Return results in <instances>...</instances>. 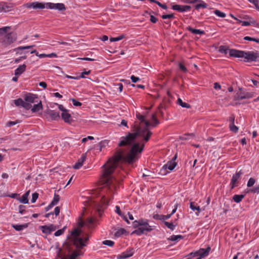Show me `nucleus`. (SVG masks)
<instances>
[{"mask_svg": "<svg viewBox=\"0 0 259 259\" xmlns=\"http://www.w3.org/2000/svg\"><path fill=\"white\" fill-rule=\"evenodd\" d=\"M144 147V144L135 143L133 145L130 153L124 156L122 152L119 151L103 165V173L100 181L105 186L109 187L110 193L112 192L115 188V183L116 180L113 178L112 175L117 167L119 162L123 160L128 164L133 163L138 159L137 154L142 152Z\"/></svg>", "mask_w": 259, "mask_h": 259, "instance_id": "obj_1", "label": "nucleus"}, {"mask_svg": "<svg viewBox=\"0 0 259 259\" xmlns=\"http://www.w3.org/2000/svg\"><path fill=\"white\" fill-rule=\"evenodd\" d=\"M137 118L141 122H144L145 125L144 128L137 127L136 132L134 133H128L125 137H122L118 144L119 146L131 145L134 143L135 139L138 137L143 138L146 142H147L151 136L152 132L148 130V127L150 126L151 123L145 120L144 116L140 114L139 113H136Z\"/></svg>", "mask_w": 259, "mask_h": 259, "instance_id": "obj_2", "label": "nucleus"}, {"mask_svg": "<svg viewBox=\"0 0 259 259\" xmlns=\"http://www.w3.org/2000/svg\"><path fill=\"white\" fill-rule=\"evenodd\" d=\"M229 55L231 57L244 58L246 62L259 61V55L256 52H245L235 49L229 50Z\"/></svg>", "mask_w": 259, "mask_h": 259, "instance_id": "obj_3", "label": "nucleus"}, {"mask_svg": "<svg viewBox=\"0 0 259 259\" xmlns=\"http://www.w3.org/2000/svg\"><path fill=\"white\" fill-rule=\"evenodd\" d=\"M9 27H4L0 28V35L2 37L0 39V42L3 46H7L13 43L17 39L16 34L14 33H9L7 34V29Z\"/></svg>", "mask_w": 259, "mask_h": 259, "instance_id": "obj_4", "label": "nucleus"}, {"mask_svg": "<svg viewBox=\"0 0 259 259\" xmlns=\"http://www.w3.org/2000/svg\"><path fill=\"white\" fill-rule=\"evenodd\" d=\"M109 199V194L106 195L103 191L100 196H97L95 199L94 202L99 213L108 206Z\"/></svg>", "mask_w": 259, "mask_h": 259, "instance_id": "obj_5", "label": "nucleus"}, {"mask_svg": "<svg viewBox=\"0 0 259 259\" xmlns=\"http://www.w3.org/2000/svg\"><path fill=\"white\" fill-rule=\"evenodd\" d=\"M73 236V243L77 248H81L86 245V242L89 239L88 237H83L80 235V232L77 229L72 232Z\"/></svg>", "mask_w": 259, "mask_h": 259, "instance_id": "obj_6", "label": "nucleus"}, {"mask_svg": "<svg viewBox=\"0 0 259 259\" xmlns=\"http://www.w3.org/2000/svg\"><path fill=\"white\" fill-rule=\"evenodd\" d=\"M153 230L152 226H150L147 221H144L141 226L134 230L132 234H135L137 235L140 236L147 232H151Z\"/></svg>", "mask_w": 259, "mask_h": 259, "instance_id": "obj_7", "label": "nucleus"}, {"mask_svg": "<svg viewBox=\"0 0 259 259\" xmlns=\"http://www.w3.org/2000/svg\"><path fill=\"white\" fill-rule=\"evenodd\" d=\"M23 98L25 103L28 104L29 106V110L32 107V104L35 103L39 100L37 95L30 93L24 95Z\"/></svg>", "mask_w": 259, "mask_h": 259, "instance_id": "obj_8", "label": "nucleus"}, {"mask_svg": "<svg viewBox=\"0 0 259 259\" xmlns=\"http://www.w3.org/2000/svg\"><path fill=\"white\" fill-rule=\"evenodd\" d=\"M242 175L243 172L241 170L233 175L230 184L231 189H233L234 188L238 186V181L240 179V177Z\"/></svg>", "mask_w": 259, "mask_h": 259, "instance_id": "obj_9", "label": "nucleus"}, {"mask_svg": "<svg viewBox=\"0 0 259 259\" xmlns=\"http://www.w3.org/2000/svg\"><path fill=\"white\" fill-rule=\"evenodd\" d=\"M23 7L29 9L32 8L33 9H43L46 8V6L44 4L37 2L25 4L23 5Z\"/></svg>", "mask_w": 259, "mask_h": 259, "instance_id": "obj_10", "label": "nucleus"}, {"mask_svg": "<svg viewBox=\"0 0 259 259\" xmlns=\"http://www.w3.org/2000/svg\"><path fill=\"white\" fill-rule=\"evenodd\" d=\"M39 228L43 233L49 234L52 232L55 231L57 229V227L53 224H50L48 226H41L39 227Z\"/></svg>", "mask_w": 259, "mask_h": 259, "instance_id": "obj_11", "label": "nucleus"}, {"mask_svg": "<svg viewBox=\"0 0 259 259\" xmlns=\"http://www.w3.org/2000/svg\"><path fill=\"white\" fill-rule=\"evenodd\" d=\"M46 8L50 9L58 10L60 11L65 10V6L62 3L54 4L51 3H48L46 4Z\"/></svg>", "mask_w": 259, "mask_h": 259, "instance_id": "obj_12", "label": "nucleus"}, {"mask_svg": "<svg viewBox=\"0 0 259 259\" xmlns=\"http://www.w3.org/2000/svg\"><path fill=\"white\" fill-rule=\"evenodd\" d=\"M211 248L209 246L206 248H200L198 250V253L196 259H201L208 255Z\"/></svg>", "mask_w": 259, "mask_h": 259, "instance_id": "obj_13", "label": "nucleus"}, {"mask_svg": "<svg viewBox=\"0 0 259 259\" xmlns=\"http://www.w3.org/2000/svg\"><path fill=\"white\" fill-rule=\"evenodd\" d=\"M177 158V155H175L172 159L171 160L167 162L166 164H164L162 168L164 169H168L169 171L172 170L177 165V163L175 162V160Z\"/></svg>", "mask_w": 259, "mask_h": 259, "instance_id": "obj_14", "label": "nucleus"}, {"mask_svg": "<svg viewBox=\"0 0 259 259\" xmlns=\"http://www.w3.org/2000/svg\"><path fill=\"white\" fill-rule=\"evenodd\" d=\"M172 9L179 12H185L189 11L191 7L190 6L174 5L172 6Z\"/></svg>", "mask_w": 259, "mask_h": 259, "instance_id": "obj_15", "label": "nucleus"}, {"mask_svg": "<svg viewBox=\"0 0 259 259\" xmlns=\"http://www.w3.org/2000/svg\"><path fill=\"white\" fill-rule=\"evenodd\" d=\"M134 253L133 248H130L128 250L123 252L121 254L118 255L117 257V259H125L132 256Z\"/></svg>", "mask_w": 259, "mask_h": 259, "instance_id": "obj_16", "label": "nucleus"}, {"mask_svg": "<svg viewBox=\"0 0 259 259\" xmlns=\"http://www.w3.org/2000/svg\"><path fill=\"white\" fill-rule=\"evenodd\" d=\"M14 104L17 106H22L25 109L28 110H29V105L25 103V100H23L21 98H19L18 99L15 100L14 101Z\"/></svg>", "mask_w": 259, "mask_h": 259, "instance_id": "obj_17", "label": "nucleus"}, {"mask_svg": "<svg viewBox=\"0 0 259 259\" xmlns=\"http://www.w3.org/2000/svg\"><path fill=\"white\" fill-rule=\"evenodd\" d=\"M190 208L195 212V214L198 216L201 211V209L195 202H191L190 203Z\"/></svg>", "mask_w": 259, "mask_h": 259, "instance_id": "obj_18", "label": "nucleus"}, {"mask_svg": "<svg viewBox=\"0 0 259 259\" xmlns=\"http://www.w3.org/2000/svg\"><path fill=\"white\" fill-rule=\"evenodd\" d=\"M80 254L81 251L80 250H76L73 251L70 255L61 256L57 259H76V258Z\"/></svg>", "mask_w": 259, "mask_h": 259, "instance_id": "obj_19", "label": "nucleus"}, {"mask_svg": "<svg viewBox=\"0 0 259 259\" xmlns=\"http://www.w3.org/2000/svg\"><path fill=\"white\" fill-rule=\"evenodd\" d=\"M33 113L37 112L42 109L41 101L39 100L38 102L34 104L33 106L30 108Z\"/></svg>", "mask_w": 259, "mask_h": 259, "instance_id": "obj_20", "label": "nucleus"}, {"mask_svg": "<svg viewBox=\"0 0 259 259\" xmlns=\"http://www.w3.org/2000/svg\"><path fill=\"white\" fill-rule=\"evenodd\" d=\"M85 158L86 156L85 155H82L81 157L78 160L77 162L73 165V168L76 169L80 168L82 166Z\"/></svg>", "mask_w": 259, "mask_h": 259, "instance_id": "obj_21", "label": "nucleus"}, {"mask_svg": "<svg viewBox=\"0 0 259 259\" xmlns=\"http://www.w3.org/2000/svg\"><path fill=\"white\" fill-rule=\"evenodd\" d=\"M26 66L25 64H23L20 65L17 68H16L15 70V75L19 76L21 75L26 70Z\"/></svg>", "mask_w": 259, "mask_h": 259, "instance_id": "obj_22", "label": "nucleus"}, {"mask_svg": "<svg viewBox=\"0 0 259 259\" xmlns=\"http://www.w3.org/2000/svg\"><path fill=\"white\" fill-rule=\"evenodd\" d=\"M61 116L62 119L65 122L70 123L72 121L71 115L69 113L68 110L64 112H62Z\"/></svg>", "mask_w": 259, "mask_h": 259, "instance_id": "obj_23", "label": "nucleus"}, {"mask_svg": "<svg viewBox=\"0 0 259 259\" xmlns=\"http://www.w3.org/2000/svg\"><path fill=\"white\" fill-rule=\"evenodd\" d=\"M96 220L94 218H89L84 222L81 223V226H87L89 228H91L95 224Z\"/></svg>", "mask_w": 259, "mask_h": 259, "instance_id": "obj_24", "label": "nucleus"}, {"mask_svg": "<svg viewBox=\"0 0 259 259\" xmlns=\"http://www.w3.org/2000/svg\"><path fill=\"white\" fill-rule=\"evenodd\" d=\"M48 114L53 120H57L60 118L59 113L54 110H50L48 112Z\"/></svg>", "mask_w": 259, "mask_h": 259, "instance_id": "obj_25", "label": "nucleus"}, {"mask_svg": "<svg viewBox=\"0 0 259 259\" xmlns=\"http://www.w3.org/2000/svg\"><path fill=\"white\" fill-rule=\"evenodd\" d=\"M28 227V225L27 224H24L22 225H12V227L15 229L16 231H21L23 229L26 228Z\"/></svg>", "mask_w": 259, "mask_h": 259, "instance_id": "obj_26", "label": "nucleus"}, {"mask_svg": "<svg viewBox=\"0 0 259 259\" xmlns=\"http://www.w3.org/2000/svg\"><path fill=\"white\" fill-rule=\"evenodd\" d=\"M187 29L193 34H203L204 33V32L203 30L200 29H194L190 26L187 27Z\"/></svg>", "mask_w": 259, "mask_h": 259, "instance_id": "obj_27", "label": "nucleus"}, {"mask_svg": "<svg viewBox=\"0 0 259 259\" xmlns=\"http://www.w3.org/2000/svg\"><path fill=\"white\" fill-rule=\"evenodd\" d=\"M198 2L200 3L195 6V9L196 10H199L201 8H206L207 6V5L202 0H199Z\"/></svg>", "mask_w": 259, "mask_h": 259, "instance_id": "obj_28", "label": "nucleus"}, {"mask_svg": "<svg viewBox=\"0 0 259 259\" xmlns=\"http://www.w3.org/2000/svg\"><path fill=\"white\" fill-rule=\"evenodd\" d=\"M164 224L171 231L174 230L176 226L177 225V224H174V223L168 222H164Z\"/></svg>", "mask_w": 259, "mask_h": 259, "instance_id": "obj_29", "label": "nucleus"}, {"mask_svg": "<svg viewBox=\"0 0 259 259\" xmlns=\"http://www.w3.org/2000/svg\"><path fill=\"white\" fill-rule=\"evenodd\" d=\"M244 197V195L241 194V195H234L233 197V200L236 202V203H239L242 201L243 198Z\"/></svg>", "mask_w": 259, "mask_h": 259, "instance_id": "obj_30", "label": "nucleus"}, {"mask_svg": "<svg viewBox=\"0 0 259 259\" xmlns=\"http://www.w3.org/2000/svg\"><path fill=\"white\" fill-rule=\"evenodd\" d=\"M59 200H60L59 195L55 193L54 198L51 202V205L55 206V205H57L58 204V203L59 202Z\"/></svg>", "mask_w": 259, "mask_h": 259, "instance_id": "obj_31", "label": "nucleus"}, {"mask_svg": "<svg viewBox=\"0 0 259 259\" xmlns=\"http://www.w3.org/2000/svg\"><path fill=\"white\" fill-rule=\"evenodd\" d=\"M2 11L8 12L12 9L13 6L12 5H8L6 3H2Z\"/></svg>", "mask_w": 259, "mask_h": 259, "instance_id": "obj_32", "label": "nucleus"}, {"mask_svg": "<svg viewBox=\"0 0 259 259\" xmlns=\"http://www.w3.org/2000/svg\"><path fill=\"white\" fill-rule=\"evenodd\" d=\"M178 104L183 108H190V105L185 102H183L182 100L180 98L178 99Z\"/></svg>", "mask_w": 259, "mask_h": 259, "instance_id": "obj_33", "label": "nucleus"}, {"mask_svg": "<svg viewBox=\"0 0 259 259\" xmlns=\"http://www.w3.org/2000/svg\"><path fill=\"white\" fill-rule=\"evenodd\" d=\"M125 232V230L123 228H119L117 229L114 233V236L118 237L121 236Z\"/></svg>", "mask_w": 259, "mask_h": 259, "instance_id": "obj_34", "label": "nucleus"}, {"mask_svg": "<svg viewBox=\"0 0 259 259\" xmlns=\"http://www.w3.org/2000/svg\"><path fill=\"white\" fill-rule=\"evenodd\" d=\"M151 119L152 121L153 122V123H151L150 126L151 125V126L154 127V126H156L157 125H158L159 123V122L157 119L155 114H153L152 115Z\"/></svg>", "mask_w": 259, "mask_h": 259, "instance_id": "obj_35", "label": "nucleus"}, {"mask_svg": "<svg viewBox=\"0 0 259 259\" xmlns=\"http://www.w3.org/2000/svg\"><path fill=\"white\" fill-rule=\"evenodd\" d=\"M183 238V236L178 235H172L170 236V237L169 238V240L175 241H178V240H180Z\"/></svg>", "mask_w": 259, "mask_h": 259, "instance_id": "obj_36", "label": "nucleus"}, {"mask_svg": "<svg viewBox=\"0 0 259 259\" xmlns=\"http://www.w3.org/2000/svg\"><path fill=\"white\" fill-rule=\"evenodd\" d=\"M213 13L215 15L221 18H224L226 16L225 13L218 10H215V11H214Z\"/></svg>", "mask_w": 259, "mask_h": 259, "instance_id": "obj_37", "label": "nucleus"}, {"mask_svg": "<svg viewBox=\"0 0 259 259\" xmlns=\"http://www.w3.org/2000/svg\"><path fill=\"white\" fill-rule=\"evenodd\" d=\"M144 221V220H141L138 221H134L133 223L134 228L137 229L139 227H140L141 226V224L143 223Z\"/></svg>", "mask_w": 259, "mask_h": 259, "instance_id": "obj_38", "label": "nucleus"}, {"mask_svg": "<svg viewBox=\"0 0 259 259\" xmlns=\"http://www.w3.org/2000/svg\"><path fill=\"white\" fill-rule=\"evenodd\" d=\"M31 54L35 53V55L38 57L39 58H42L47 57V54H39L36 50H34L30 52Z\"/></svg>", "mask_w": 259, "mask_h": 259, "instance_id": "obj_39", "label": "nucleus"}, {"mask_svg": "<svg viewBox=\"0 0 259 259\" xmlns=\"http://www.w3.org/2000/svg\"><path fill=\"white\" fill-rule=\"evenodd\" d=\"M229 128L231 132L236 133L238 132V127L236 126L234 124H230Z\"/></svg>", "mask_w": 259, "mask_h": 259, "instance_id": "obj_40", "label": "nucleus"}, {"mask_svg": "<svg viewBox=\"0 0 259 259\" xmlns=\"http://www.w3.org/2000/svg\"><path fill=\"white\" fill-rule=\"evenodd\" d=\"M228 50L229 49L226 46H221L219 48V52L225 54L228 53Z\"/></svg>", "mask_w": 259, "mask_h": 259, "instance_id": "obj_41", "label": "nucleus"}, {"mask_svg": "<svg viewBox=\"0 0 259 259\" xmlns=\"http://www.w3.org/2000/svg\"><path fill=\"white\" fill-rule=\"evenodd\" d=\"M249 191L253 193H259V184L250 189Z\"/></svg>", "mask_w": 259, "mask_h": 259, "instance_id": "obj_42", "label": "nucleus"}, {"mask_svg": "<svg viewBox=\"0 0 259 259\" xmlns=\"http://www.w3.org/2000/svg\"><path fill=\"white\" fill-rule=\"evenodd\" d=\"M255 180L254 178H250L247 182V186L248 187H251L253 186L255 184Z\"/></svg>", "mask_w": 259, "mask_h": 259, "instance_id": "obj_43", "label": "nucleus"}, {"mask_svg": "<svg viewBox=\"0 0 259 259\" xmlns=\"http://www.w3.org/2000/svg\"><path fill=\"white\" fill-rule=\"evenodd\" d=\"M19 201L23 204H27L28 203V198L25 196L24 194L22 196L21 198L19 199Z\"/></svg>", "mask_w": 259, "mask_h": 259, "instance_id": "obj_44", "label": "nucleus"}, {"mask_svg": "<svg viewBox=\"0 0 259 259\" xmlns=\"http://www.w3.org/2000/svg\"><path fill=\"white\" fill-rule=\"evenodd\" d=\"M244 39L245 40L253 41L256 42L257 43H259V39L251 37L248 36H245L244 37Z\"/></svg>", "mask_w": 259, "mask_h": 259, "instance_id": "obj_45", "label": "nucleus"}, {"mask_svg": "<svg viewBox=\"0 0 259 259\" xmlns=\"http://www.w3.org/2000/svg\"><path fill=\"white\" fill-rule=\"evenodd\" d=\"M198 250L194 252H192L187 255V257H189V259H191L194 257H196L198 255Z\"/></svg>", "mask_w": 259, "mask_h": 259, "instance_id": "obj_46", "label": "nucleus"}, {"mask_svg": "<svg viewBox=\"0 0 259 259\" xmlns=\"http://www.w3.org/2000/svg\"><path fill=\"white\" fill-rule=\"evenodd\" d=\"M124 37V36L123 35H120L118 37H111L110 39V41L111 42H113V41H119V40H121L122 39H123V38Z\"/></svg>", "mask_w": 259, "mask_h": 259, "instance_id": "obj_47", "label": "nucleus"}, {"mask_svg": "<svg viewBox=\"0 0 259 259\" xmlns=\"http://www.w3.org/2000/svg\"><path fill=\"white\" fill-rule=\"evenodd\" d=\"M171 217V214H167V215H157V217L156 218H158L160 220H167L169 219Z\"/></svg>", "mask_w": 259, "mask_h": 259, "instance_id": "obj_48", "label": "nucleus"}, {"mask_svg": "<svg viewBox=\"0 0 259 259\" xmlns=\"http://www.w3.org/2000/svg\"><path fill=\"white\" fill-rule=\"evenodd\" d=\"M114 242L110 240H106L103 241V244L109 246H112L114 244Z\"/></svg>", "mask_w": 259, "mask_h": 259, "instance_id": "obj_49", "label": "nucleus"}, {"mask_svg": "<svg viewBox=\"0 0 259 259\" xmlns=\"http://www.w3.org/2000/svg\"><path fill=\"white\" fill-rule=\"evenodd\" d=\"M65 227H64L63 228L57 230L54 234V235L55 236H59L63 234L64 232Z\"/></svg>", "mask_w": 259, "mask_h": 259, "instance_id": "obj_50", "label": "nucleus"}, {"mask_svg": "<svg viewBox=\"0 0 259 259\" xmlns=\"http://www.w3.org/2000/svg\"><path fill=\"white\" fill-rule=\"evenodd\" d=\"M249 2L253 4L256 9L259 10V1L258 0H248Z\"/></svg>", "mask_w": 259, "mask_h": 259, "instance_id": "obj_51", "label": "nucleus"}, {"mask_svg": "<svg viewBox=\"0 0 259 259\" xmlns=\"http://www.w3.org/2000/svg\"><path fill=\"white\" fill-rule=\"evenodd\" d=\"M38 197V194L37 193H34L32 195V199H31V202L34 203L36 202V200L37 199Z\"/></svg>", "mask_w": 259, "mask_h": 259, "instance_id": "obj_52", "label": "nucleus"}, {"mask_svg": "<svg viewBox=\"0 0 259 259\" xmlns=\"http://www.w3.org/2000/svg\"><path fill=\"white\" fill-rule=\"evenodd\" d=\"M34 46H34V45L27 46H21V47H19L17 48L16 50H24L29 49L32 48Z\"/></svg>", "mask_w": 259, "mask_h": 259, "instance_id": "obj_53", "label": "nucleus"}, {"mask_svg": "<svg viewBox=\"0 0 259 259\" xmlns=\"http://www.w3.org/2000/svg\"><path fill=\"white\" fill-rule=\"evenodd\" d=\"M70 100H71L73 105L75 106H80L82 104L81 103L76 101L74 99H71Z\"/></svg>", "mask_w": 259, "mask_h": 259, "instance_id": "obj_54", "label": "nucleus"}, {"mask_svg": "<svg viewBox=\"0 0 259 259\" xmlns=\"http://www.w3.org/2000/svg\"><path fill=\"white\" fill-rule=\"evenodd\" d=\"M174 18V14H166L162 16V18L163 19H171Z\"/></svg>", "mask_w": 259, "mask_h": 259, "instance_id": "obj_55", "label": "nucleus"}, {"mask_svg": "<svg viewBox=\"0 0 259 259\" xmlns=\"http://www.w3.org/2000/svg\"><path fill=\"white\" fill-rule=\"evenodd\" d=\"M26 56H21L18 58H17L15 60H14V62L15 63H18L19 62H20L21 60H24V59H26Z\"/></svg>", "mask_w": 259, "mask_h": 259, "instance_id": "obj_56", "label": "nucleus"}, {"mask_svg": "<svg viewBox=\"0 0 259 259\" xmlns=\"http://www.w3.org/2000/svg\"><path fill=\"white\" fill-rule=\"evenodd\" d=\"M19 121H8L7 123H6V126H13L15 124H16L17 123H19Z\"/></svg>", "mask_w": 259, "mask_h": 259, "instance_id": "obj_57", "label": "nucleus"}, {"mask_svg": "<svg viewBox=\"0 0 259 259\" xmlns=\"http://www.w3.org/2000/svg\"><path fill=\"white\" fill-rule=\"evenodd\" d=\"M131 79L133 82L135 83L140 80V78L134 75H132L131 76Z\"/></svg>", "mask_w": 259, "mask_h": 259, "instance_id": "obj_58", "label": "nucleus"}, {"mask_svg": "<svg viewBox=\"0 0 259 259\" xmlns=\"http://www.w3.org/2000/svg\"><path fill=\"white\" fill-rule=\"evenodd\" d=\"M25 211V206L20 205L19 206V212L21 214H23Z\"/></svg>", "mask_w": 259, "mask_h": 259, "instance_id": "obj_59", "label": "nucleus"}, {"mask_svg": "<svg viewBox=\"0 0 259 259\" xmlns=\"http://www.w3.org/2000/svg\"><path fill=\"white\" fill-rule=\"evenodd\" d=\"M115 212L120 216L122 217V212L120 210V207L119 206H115Z\"/></svg>", "mask_w": 259, "mask_h": 259, "instance_id": "obj_60", "label": "nucleus"}, {"mask_svg": "<svg viewBox=\"0 0 259 259\" xmlns=\"http://www.w3.org/2000/svg\"><path fill=\"white\" fill-rule=\"evenodd\" d=\"M90 72H91V71H90V70H89V71H84V72H82L81 73V74H80V75L79 77H80V78H85V75H88V74H89L90 73Z\"/></svg>", "mask_w": 259, "mask_h": 259, "instance_id": "obj_61", "label": "nucleus"}, {"mask_svg": "<svg viewBox=\"0 0 259 259\" xmlns=\"http://www.w3.org/2000/svg\"><path fill=\"white\" fill-rule=\"evenodd\" d=\"M116 85L117 87V89H118L119 92L120 93H121L122 91V89H123V85H122V83H117Z\"/></svg>", "mask_w": 259, "mask_h": 259, "instance_id": "obj_62", "label": "nucleus"}, {"mask_svg": "<svg viewBox=\"0 0 259 259\" xmlns=\"http://www.w3.org/2000/svg\"><path fill=\"white\" fill-rule=\"evenodd\" d=\"M53 213L56 215V216L58 215L60 213V207L59 206L56 207Z\"/></svg>", "mask_w": 259, "mask_h": 259, "instance_id": "obj_63", "label": "nucleus"}, {"mask_svg": "<svg viewBox=\"0 0 259 259\" xmlns=\"http://www.w3.org/2000/svg\"><path fill=\"white\" fill-rule=\"evenodd\" d=\"M180 69H181L183 72H186L187 71V68L181 63L179 64Z\"/></svg>", "mask_w": 259, "mask_h": 259, "instance_id": "obj_64", "label": "nucleus"}]
</instances>
